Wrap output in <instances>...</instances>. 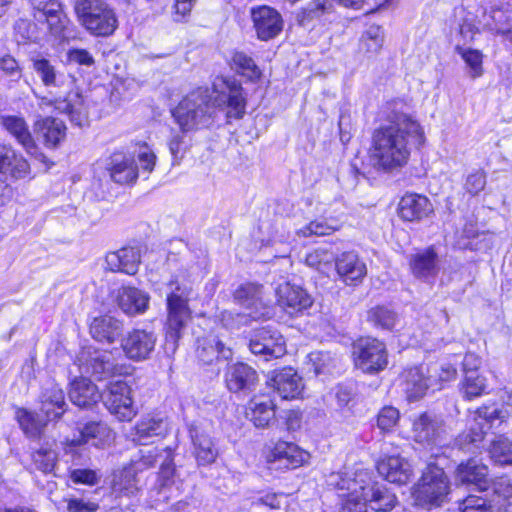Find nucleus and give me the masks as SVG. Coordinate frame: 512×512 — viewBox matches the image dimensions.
<instances>
[{"label":"nucleus","mask_w":512,"mask_h":512,"mask_svg":"<svg viewBox=\"0 0 512 512\" xmlns=\"http://www.w3.org/2000/svg\"><path fill=\"white\" fill-rule=\"evenodd\" d=\"M424 141L420 123L411 114L394 108L372 134L370 161L378 171H398L408 164L412 148Z\"/></svg>","instance_id":"f257e3e1"},{"label":"nucleus","mask_w":512,"mask_h":512,"mask_svg":"<svg viewBox=\"0 0 512 512\" xmlns=\"http://www.w3.org/2000/svg\"><path fill=\"white\" fill-rule=\"evenodd\" d=\"M213 108L207 88H198L185 96L172 110V116L181 131L190 132L211 123Z\"/></svg>","instance_id":"f03ea898"},{"label":"nucleus","mask_w":512,"mask_h":512,"mask_svg":"<svg viewBox=\"0 0 512 512\" xmlns=\"http://www.w3.org/2000/svg\"><path fill=\"white\" fill-rule=\"evenodd\" d=\"M170 292L167 295V321H166V347L175 352L182 331L191 317L188 306L191 288L179 284L178 281H170Z\"/></svg>","instance_id":"7ed1b4c3"},{"label":"nucleus","mask_w":512,"mask_h":512,"mask_svg":"<svg viewBox=\"0 0 512 512\" xmlns=\"http://www.w3.org/2000/svg\"><path fill=\"white\" fill-rule=\"evenodd\" d=\"M74 10L79 23L95 36H110L118 26L115 12L101 0H76Z\"/></svg>","instance_id":"20e7f679"},{"label":"nucleus","mask_w":512,"mask_h":512,"mask_svg":"<svg viewBox=\"0 0 512 512\" xmlns=\"http://www.w3.org/2000/svg\"><path fill=\"white\" fill-rule=\"evenodd\" d=\"M448 493L449 481L444 470L429 463L413 493L415 502L424 508L440 506Z\"/></svg>","instance_id":"39448f33"},{"label":"nucleus","mask_w":512,"mask_h":512,"mask_svg":"<svg viewBox=\"0 0 512 512\" xmlns=\"http://www.w3.org/2000/svg\"><path fill=\"white\" fill-rule=\"evenodd\" d=\"M213 92L216 93L214 104L226 108L228 119H241L246 112V99L243 88L234 79L217 78L213 83Z\"/></svg>","instance_id":"423d86ee"},{"label":"nucleus","mask_w":512,"mask_h":512,"mask_svg":"<svg viewBox=\"0 0 512 512\" xmlns=\"http://www.w3.org/2000/svg\"><path fill=\"white\" fill-rule=\"evenodd\" d=\"M412 437L415 442L430 450L448 444L443 421L427 412L421 413L413 420Z\"/></svg>","instance_id":"0eeeda50"},{"label":"nucleus","mask_w":512,"mask_h":512,"mask_svg":"<svg viewBox=\"0 0 512 512\" xmlns=\"http://www.w3.org/2000/svg\"><path fill=\"white\" fill-rule=\"evenodd\" d=\"M355 365L366 373H377L386 368V346L376 338H361L353 346Z\"/></svg>","instance_id":"6e6552de"},{"label":"nucleus","mask_w":512,"mask_h":512,"mask_svg":"<svg viewBox=\"0 0 512 512\" xmlns=\"http://www.w3.org/2000/svg\"><path fill=\"white\" fill-rule=\"evenodd\" d=\"M355 479L363 480V487L359 488L361 496L367 502V508L374 511L388 512L397 504L396 495L386 485L375 482L369 471L361 469L353 474Z\"/></svg>","instance_id":"1a4fd4ad"},{"label":"nucleus","mask_w":512,"mask_h":512,"mask_svg":"<svg viewBox=\"0 0 512 512\" xmlns=\"http://www.w3.org/2000/svg\"><path fill=\"white\" fill-rule=\"evenodd\" d=\"M105 407L120 421H131L137 411L131 398V388L123 381H112L102 393Z\"/></svg>","instance_id":"9d476101"},{"label":"nucleus","mask_w":512,"mask_h":512,"mask_svg":"<svg viewBox=\"0 0 512 512\" xmlns=\"http://www.w3.org/2000/svg\"><path fill=\"white\" fill-rule=\"evenodd\" d=\"M502 417V412L494 406L480 407L471 412L467 420L468 430L456 438V444L460 449H466L469 445L481 442L484 439L485 430L489 428V423Z\"/></svg>","instance_id":"9b49d317"},{"label":"nucleus","mask_w":512,"mask_h":512,"mask_svg":"<svg viewBox=\"0 0 512 512\" xmlns=\"http://www.w3.org/2000/svg\"><path fill=\"white\" fill-rule=\"evenodd\" d=\"M249 349L254 355L269 361L284 356L286 344L283 336L278 331L262 327L252 333L249 340Z\"/></svg>","instance_id":"f8f14e48"},{"label":"nucleus","mask_w":512,"mask_h":512,"mask_svg":"<svg viewBox=\"0 0 512 512\" xmlns=\"http://www.w3.org/2000/svg\"><path fill=\"white\" fill-rule=\"evenodd\" d=\"M251 19L257 37L262 41L275 38L283 29L281 14L270 6H257L251 9Z\"/></svg>","instance_id":"ddd939ff"},{"label":"nucleus","mask_w":512,"mask_h":512,"mask_svg":"<svg viewBox=\"0 0 512 512\" xmlns=\"http://www.w3.org/2000/svg\"><path fill=\"white\" fill-rule=\"evenodd\" d=\"M110 297L117 307L129 316L143 314L149 307V294L135 287H119L110 293Z\"/></svg>","instance_id":"4468645a"},{"label":"nucleus","mask_w":512,"mask_h":512,"mask_svg":"<svg viewBox=\"0 0 512 512\" xmlns=\"http://www.w3.org/2000/svg\"><path fill=\"white\" fill-rule=\"evenodd\" d=\"M47 13H33L35 21L40 23L49 36L57 41H64L70 37V20L63 10V5L52 4Z\"/></svg>","instance_id":"2eb2a0df"},{"label":"nucleus","mask_w":512,"mask_h":512,"mask_svg":"<svg viewBox=\"0 0 512 512\" xmlns=\"http://www.w3.org/2000/svg\"><path fill=\"white\" fill-rule=\"evenodd\" d=\"M157 337L152 331L134 329L122 341L125 355L134 361L146 360L156 345Z\"/></svg>","instance_id":"dca6fc26"},{"label":"nucleus","mask_w":512,"mask_h":512,"mask_svg":"<svg viewBox=\"0 0 512 512\" xmlns=\"http://www.w3.org/2000/svg\"><path fill=\"white\" fill-rule=\"evenodd\" d=\"M224 377L227 389L233 393L251 392L258 383L256 370L242 362L227 366Z\"/></svg>","instance_id":"f3484780"},{"label":"nucleus","mask_w":512,"mask_h":512,"mask_svg":"<svg viewBox=\"0 0 512 512\" xmlns=\"http://www.w3.org/2000/svg\"><path fill=\"white\" fill-rule=\"evenodd\" d=\"M276 293L278 304L290 315L308 309L313 303L306 290L290 283L279 285Z\"/></svg>","instance_id":"a211bd4d"},{"label":"nucleus","mask_w":512,"mask_h":512,"mask_svg":"<svg viewBox=\"0 0 512 512\" xmlns=\"http://www.w3.org/2000/svg\"><path fill=\"white\" fill-rule=\"evenodd\" d=\"M268 462L278 464L280 468L294 469L308 459V453L296 444L278 441L267 456Z\"/></svg>","instance_id":"6ab92c4d"},{"label":"nucleus","mask_w":512,"mask_h":512,"mask_svg":"<svg viewBox=\"0 0 512 512\" xmlns=\"http://www.w3.org/2000/svg\"><path fill=\"white\" fill-rule=\"evenodd\" d=\"M77 360L83 372L91 374L99 380L114 373L115 370L107 352L87 348L81 351Z\"/></svg>","instance_id":"aec40b11"},{"label":"nucleus","mask_w":512,"mask_h":512,"mask_svg":"<svg viewBox=\"0 0 512 512\" xmlns=\"http://www.w3.org/2000/svg\"><path fill=\"white\" fill-rule=\"evenodd\" d=\"M412 275L421 280L435 278L440 270L439 257L434 247H428L412 254L409 258Z\"/></svg>","instance_id":"412c9836"},{"label":"nucleus","mask_w":512,"mask_h":512,"mask_svg":"<svg viewBox=\"0 0 512 512\" xmlns=\"http://www.w3.org/2000/svg\"><path fill=\"white\" fill-rule=\"evenodd\" d=\"M269 384L286 400L299 397L304 387L302 378L291 367L273 372Z\"/></svg>","instance_id":"4be33fe9"},{"label":"nucleus","mask_w":512,"mask_h":512,"mask_svg":"<svg viewBox=\"0 0 512 512\" xmlns=\"http://www.w3.org/2000/svg\"><path fill=\"white\" fill-rule=\"evenodd\" d=\"M335 267L339 277L347 285H356L367 274L365 263L354 252H343L335 259Z\"/></svg>","instance_id":"5701e85b"},{"label":"nucleus","mask_w":512,"mask_h":512,"mask_svg":"<svg viewBox=\"0 0 512 512\" xmlns=\"http://www.w3.org/2000/svg\"><path fill=\"white\" fill-rule=\"evenodd\" d=\"M362 479H355L354 476H347L340 478V481L336 482V486L339 490H347V494H342V504L339 512H367V502L361 496L359 488L363 486Z\"/></svg>","instance_id":"b1692460"},{"label":"nucleus","mask_w":512,"mask_h":512,"mask_svg":"<svg viewBox=\"0 0 512 512\" xmlns=\"http://www.w3.org/2000/svg\"><path fill=\"white\" fill-rule=\"evenodd\" d=\"M106 168L116 183L128 184L138 178V167L134 159L123 152L112 153L107 160Z\"/></svg>","instance_id":"393cba45"},{"label":"nucleus","mask_w":512,"mask_h":512,"mask_svg":"<svg viewBox=\"0 0 512 512\" xmlns=\"http://www.w3.org/2000/svg\"><path fill=\"white\" fill-rule=\"evenodd\" d=\"M435 381L433 376H425L422 366L407 369L401 375V386L409 400H418L423 397Z\"/></svg>","instance_id":"a878e982"},{"label":"nucleus","mask_w":512,"mask_h":512,"mask_svg":"<svg viewBox=\"0 0 512 512\" xmlns=\"http://www.w3.org/2000/svg\"><path fill=\"white\" fill-rule=\"evenodd\" d=\"M140 250L137 247H124L106 255L107 269L112 272H122L134 275L140 264Z\"/></svg>","instance_id":"bb28decb"},{"label":"nucleus","mask_w":512,"mask_h":512,"mask_svg":"<svg viewBox=\"0 0 512 512\" xmlns=\"http://www.w3.org/2000/svg\"><path fill=\"white\" fill-rule=\"evenodd\" d=\"M0 125L20 144L27 153L34 154L36 142L29 130L26 120L17 115L0 116Z\"/></svg>","instance_id":"cd10ccee"},{"label":"nucleus","mask_w":512,"mask_h":512,"mask_svg":"<svg viewBox=\"0 0 512 512\" xmlns=\"http://www.w3.org/2000/svg\"><path fill=\"white\" fill-rule=\"evenodd\" d=\"M433 212L430 200L420 194L404 195L398 205V214L405 221H416Z\"/></svg>","instance_id":"c85d7f7f"},{"label":"nucleus","mask_w":512,"mask_h":512,"mask_svg":"<svg viewBox=\"0 0 512 512\" xmlns=\"http://www.w3.org/2000/svg\"><path fill=\"white\" fill-rule=\"evenodd\" d=\"M377 471L387 481L405 484L409 481L412 470L410 464L399 456H389L377 463Z\"/></svg>","instance_id":"c756f323"},{"label":"nucleus","mask_w":512,"mask_h":512,"mask_svg":"<svg viewBox=\"0 0 512 512\" xmlns=\"http://www.w3.org/2000/svg\"><path fill=\"white\" fill-rule=\"evenodd\" d=\"M196 354L198 359L207 365L215 360H229L233 357L232 349L213 335L198 339Z\"/></svg>","instance_id":"7c9ffc66"},{"label":"nucleus","mask_w":512,"mask_h":512,"mask_svg":"<svg viewBox=\"0 0 512 512\" xmlns=\"http://www.w3.org/2000/svg\"><path fill=\"white\" fill-rule=\"evenodd\" d=\"M33 128L48 148H56L66 136L64 122L53 117H39L34 122Z\"/></svg>","instance_id":"2f4dec72"},{"label":"nucleus","mask_w":512,"mask_h":512,"mask_svg":"<svg viewBox=\"0 0 512 512\" xmlns=\"http://www.w3.org/2000/svg\"><path fill=\"white\" fill-rule=\"evenodd\" d=\"M0 173H8L16 179L25 178L30 173L27 160L9 145H0Z\"/></svg>","instance_id":"473e14b6"},{"label":"nucleus","mask_w":512,"mask_h":512,"mask_svg":"<svg viewBox=\"0 0 512 512\" xmlns=\"http://www.w3.org/2000/svg\"><path fill=\"white\" fill-rule=\"evenodd\" d=\"M122 332L123 323L109 315L96 317L90 324V334L99 342L113 343Z\"/></svg>","instance_id":"72a5a7b5"},{"label":"nucleus","mask_w":512,"mask_h":512,"mask_svg":"<svg viewBox=\"0 0 512 512\" xmlns=\"http://www.w3.org/2000/svg\"><path fill=\"white\" fill-rule=\"evenodd\" d=\"M69 397L73 404L88 408L102 399V394L91 380L80 378L72 382Z\"/></svg>","instance_id":"f704fd0d"},{"label":"nucleus","mask_w":512,"mask_h":512,"mask_svg":"<svg viewBox=\"0 0 512 512\" xmlns=\"http://www.w3.org/2000/svg\"><path fill=\"white\" fill-rule=\"evenodd\" d=\"M91 440L94 446H105L114 440V432L106 424L88 423L80 431L79 437L71 439L69 444L79 446Z\"/></svg>","instance_id":"c9c22d12"},{"label":"nucleus","mask_w":512,"mask_h":512,"mask_svg":"<svg viewBox=\"0 0 512 512\" xmlns=\"http://www.w3.org/2000/svg\"><path fill=\"white\" fill-rule=\"evenodd\" d=\"M56 110L69 115L70 120L78 126H82L88 118L84 99L78 92L69 93L64 99L54 102Z\"/></svg>","instance_id":"e433bc0d"},{"label":"nucleus","mask_w":512,"mask_h":512,"mask_svg":"<svg viewBox=\"0 0 512 512\" xmlns=\"http://www.w3.org/2000/svg\"><path fill=\"white\" fill-rule=\"evenodd\" d=\"M41 412L45 414L46 420L59 418L65 411L64 392L55 384L44 389L41 394Z\"/></svg>","instance_id":"4c0bfd02"},{"label":"nucleus","mask_w":512,"mask_h":512,"mask_svg":"<svg viewBox=\"0 0 512 512\" xmlns=\"http://www.w3.org/2000/svg\"><path fill=\"white\" fill-rule=\"evenodd\" d=\"M167 424L160 418L146 417L137 422L131 432L132 441L145 445L154 436H164Z\"/></svg>","instance_id":"58836bf2"},{"label":"nucleus","mask_w":512,"mask_h":512,"mask_svg":"<svg viewBox=\"0 0 512 512\" xmlns=\"http://www.w3.org/2000/svg\"><path fill=\"white\" fill-rule=\"evenodd\" d=\"M487 476V466L479 464L475 459H470L467 463H461L458 466L456 480L462 484H475L483 490Z\"/></svg>","instance_id":"ea45409f"},{"label":"nucleus","mask_w":512,"mask_h":512,"mask_svg":"<svg viewBox=\"0 0 512 512\" xmlns=\"http://www.w3.org/2000/svg\"><path fill=\"white\" fill-rule=\"evenodd\" d=\"M190 436L194 446V453L200 465L213 463L218 455L212 439L196 428H190Z\"/></svg>","instance_id":"a19ab883"},{"label":"nucleus","mask_w":512,"mask_h":512,"mask_svg":"<svg viewBox=\"0 0 512 512\" xmlns=\"http://www.w3.org/2000/svg\"><path fill=\"white\" fill-rule=\"evenodd\" d=\"M248 409L247 416L259 428L267 427L275 415L274 404L267 397H254L249 402Z\"/></svg>","instance_id":"79ce46f5"},{"label":"nucleus","mask_w":512,"mask_h":512,"mask_svg":"<svg viewBox=\"0 0 512 512\" xmlns=\"http://www.w3.org/2000/svg\"><path fill=\"white\" fill-rule=\"evenodd\" d=\"M385 36L384 30L379 25H370L361 35L359 51L367 58L376 57L382 50Z\"/></svg>","instance_id":"37998d69"},{"label":"nucleus","mask_w":512,"mask_h":512,"mask_svg":"<svg viewBox=\"0 0 512 512\" xmlns=\"http://www.w3.org/2000/svg\"><path fill=\"white\" fill-rule=\"evenodd\" d=\"M54 444H45L35 449L31 454L32 467L43 473L55 475V469L58 463V453L53 448Z\"/></svg>","instance_id":"c03bdc74"},{"label":"nucleus","mask_w":512,"mask_h":512,"mask_svg":"<svg viewBox=\"0 0 512 512\" xmlns=\"http://www.w3.org/2000/svg\"><path fill=\"white\" fill-rule=\"evenodd\" d=\"M33 71L38 75L45 87L59 86L61 74L55 65L42 55H34L30 58Z\"/></svg>","instance_id":"a18cd8bd"},{"label":"nucleus","mask_w":512,"mask_h":512,"mask_svg":"<svg viewBox=\"0 0 512 512\" xmlns=\"http://www.w3.org/2000/svg\"><path fill=\"white\" fill-rule=\"evenodd\" d=\"M136 471L130 464L114 473L113 489L126 496L135 495L139 491V481Z\"/></svg>","instance_id":"49530a36"},{"label":"nucleus","mask_w":512,"mask_h":512,"mask_svg":"<svg viewBox=\"0 0 512 512\" xmlns=\"http://www.w3.org/2000/svg\"><path fill=\"white\" fill-rule=\"evenodd\" d=\"M14 32L18 42H40L46 37L44 27L35 21L28 19H19L14 25Z\"/></svg>","instance_id":"de8ad7c7"},{"label":"nucleus","mask_w":512,"mask_h":512,"mask_svg":"<svg viewBox=\"0 0 512 512\" xmlns=\"http://www.w3.org/2000/svg\"><path fill=\"white\" fill-rule=\"evenodd\" d=\"M488 452L491 460L498 465H512V442L505 436H496L490 443Z\"/></svg>","instance_id":"09e8293b"},{"label":"nucleus","mask_w":512,"mask_h":512,"mask_svg":"<svg viewBox=\"0 0 512 512\" xmlns=\"http://www.w3.org/2000/svg\"><path fill=\"white\" fill-rule=\"evenodd\" d=\"M231 67L250 81H256L261 77V70L255 64L253 58L244 52L236 51L233 53Z\"/></svg>","instance_id":"8fccbe9b"},{"label":"nucleus","mask_w":512,"mask_h":512,"mask_svg":"<svg viewBox=\"0 0 512 512\" xmlns=\"http://www.w3.org/2000/svg\"><path fill=\"white\" fill-rule=\"evenodd\" d=\"M501 509L487 492L482 495H469L460 504L462 512H501Z\"/></svg>","instance_id":"3c124183"},{"label":"nucleus","mask_w":512,"mask_h":512,"mask_svg":"<svg viewBox=\"0 0 512 512\" xmlns=\"http://www.w3.org/2000/svg\"><path fill=\"white\" fill-rule=\"evenodd\" d=\"M332 9L331 0H313L302 8L296 14V20L299 25L307 26L314 19L321 17L324 13Z\"/></svg>","instance_id":"603ef678"},{"label":"nucleus","mask_w":512,"mask_h":512,"mask_svg":"<svg viewBox=\"0 0 512 512\" xmlns=\"http://www.w3.org/2000/svg\"><path fill=\"white\" fill-rule=\"evenodd\" d=\"M455 51L469 68V75L472 78L480 77L483 74L484 55L480 50L457 44Z\"/></svg>","instance_id":"864d4df0"},{"label":"nucleus","mask_w":512,"mask_h":512,"mask_svg":"<svg viewBox=\"0 0 512 512\" xmlns=\"http://www.w3.org/2000/svg\"><path fill=\"white\" fill-rule=\"evenodd\" d=\"M487 493L499 508H503L501 512H509L512 507V481L510 479H499L494 483L492 491Z\"/></svg>","instance_id":"5fc2aeb1"},{"label":"nucleus","mask_w":512,"mask_h":512,"mask_svg":"<svg viewBox=\"0 0 512 512\" xmlns=\"http://www.w3.org/2000/svg\"><path fill=\"white\" fill-rule=\"evenodd\" d=\"M16 417L24 433L32 438L39 436L46 424V421L38 414L26 409H19Z\"/></svg>","instance_id":"6e6d98bb"},{"label":"nucleus","mask_w":512,"mask_h":512,"mask_svg":"<svg viewBox=\"0 0 512 512\" xmlns=\"http://www.w3.org/2000/svg\"><path fill=\"white\" fill-rule=\"evenodd\" d=\"M166 450L158 447H147L139 450L136 458L131 459L130 465L138 472L154 467L160 458H163Z\"/></svg>","instance_id":"4d7b16f0"},{"label":"nucleus","mask_w":512,"mask_h":512,"mask_svg":"<svg viewBox=\"0 0 512 512\" xmlns=\"http://www.w3.org/2000/svg\"><path fill=\"white\" fill-rule=\"evenodd\" d=\"M367 321L375 327L390 330L394 327L396 314L385 306H375L367 311Z\"/></svg>","instance_id":"13d9d810"},{"label":"nucleus","mask_w":512,"mask_h":512,"mask_svg":"<svg viewBox=\"0 0 512 512\" xmlns=\"http://www.w3.org/2000/svg\"><path fill=\"white\" fill-rule=\"evenodd\" d=\"M261 291V285L246 283L236 289L234 299L237 303L246 308L256 307L258 303H260Z\"/></svg>","instance_id":"bf43d9fd"},{"label":"nucleus","mask_w":512,"mask_h":512,"mask_svg":"<svg viewBox=\"0 0 512 512\" xmlns=\"http://www.w3.org/2000/svg\"><path fill=\"white\" fill-rule=\"evenodd\" d=\"M486 389V378L478 373L465 375L463 394L467 399H472L483 394Z\"/></svg>","instance_id":"052dcab7"},{"label":"nucleus","mask_w":512,"mask_h":512,"mask_svg":"<svg viewBox=\"0 0 512 512\" xmlns=\"http://www.w3.org/2000/svg\"><path fill=\"white\" fill-rule=\"evenodd\" d=\"M400 418L399 411L392 407H383L378 413L377 426L382 432H390L396 426Z\"/></svg>","instance_id":"680f3d73"},{"label":"nucleus","mask_w":512,"mask_h":512,"mask_svg":"<svg viewBox=\"0 0 512 512\" xmlns=\"http://www.w3.org/2000/svg\"><path fill=\"white\" fill-rule=\"evenodd\" d=\"M334 257L332 253L324 249H316L307 254L305 262L308 266L319 271H325L326 267L331 266Z\"/></svg>","instance_id":"e2e57ef3"},{"label":"nucleus","mask_w":512,"mask_h":512,"mask_svg":"<svg viewBox=\"0 0 512 512\" xmlns=\"http://www.w3.org/2000/svg\"><path fill=\"white\" fill-rule=\"evenodd\" d=\"M486 186V173L482 169L471 171L465 180L464 189L471 195H478Z\"/></svg>","instance_id":"0e129e2a"},{"label":"nucleus","mask_w":512,"mask_h":512,"mask_svg":"<svg viewBox=\"0 0 512 512\" xmlns=\"http://www.w3.org/2000/svg\"><path fill=\"white\" fill-rule=\"evenodd\" d=\"M0 71L11 81H18L22 77V68L18 61L10 54L0 56Z\"/></svg>","instance_id":"69168bd1"},{"label":"nucleus","mask_w":512,"mask_h":512,"mask_svg":"<svg viewBox=\"0 0 512 512\" xmlns=\"http://www.w3.org/2000/svg\"><path fill=\"white\" fill-rule=\"evenodd\" d=\"M336 228L329 225L326 221H312L305 227L299 229L297 234L302 237L325 236L331 234Z\"/></svg>","instance_id":"338daca9"},{"label":"nucleus","mask_w":512,"mask_h":512,"mask_svg":"<svg viewBox=\"0 0 512 512\" xmlns=\"http://www.w3.org/2000/svg\"><path fill=\"white\" fill-rule=\"evenodd\" d=\"M137 160L140 168L143 171L150 173L154 169L156 163V155L146 144H143L139 147L137 152Z\"/></svg>","instance_id":"774afa93"}]
</instances>
